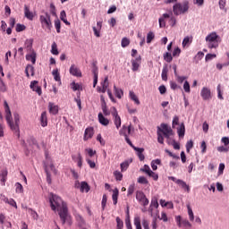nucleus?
Listing matches in <instances>:
<instances>
[{"mask_svg": "<svg viewBox=\"0 0 229 229\" xmlns=\"http://www.w3.org/2000/svg\"><path fill=\"white\" fill-rule=\"evenodd\" d=\"M175 78H176L177 83H183V81H185V80H187V77L180 76V75L175 76Z\"/></svg>", "mask_w": 229, "mask_h": 229, "instance_id": "nucleus-62", "label": "nucleus"}, {"mask_svg": "<svg viewBox=\"0 0 229 229\" xmlns=\"http://www.w3.org/2000/svg\"><path fill=\"white\" fill-rule=\"evenodd\" d=\"M206 42L209 49H217L219 47V42H221V38L217 33L211 32L206 37Z\"/></svg>", "mask_w": 229, "mask_h": 229, "instance_id": "nucleus-4", "label": "nucleus"}, {"mask_svg": "<svg viewBox=\"0 0 229 229\" xmlns=\"http://www.w3.org/2000/svg\"><path fill=\"white\" fill-rule=\"evenodd\" d=\"M60 19H61V21H63V22H64V24H66V26H71V22H69V21H67V14L65 13V11L61 12Z\"/></svg>", "mask_w": 229, "mask_h": 229, "instance_id": "nucleus-31", "label": "nucleus"}, {"mask_svg": "<svg viewBox=\"0 0 229 229\" xmlns=\"http://www.w3.org/2000/svg\"><path fill=\"white\" fill-rule=\"evenodd\" d=\"M129 97L131 98V101H134L136 105H140V100H139V98L137 97V95H135V92L130 91Z\"/></svg>", "mask_w": 229, "mask_h": 229, "instance_id": "nucleus-30", "label": "nucleus"}, {"mask_svg": "<svg viewBox=\"0 0 229 229\" xmlns=\"http://www.w3.org/2000/svg\"><path fill=\"white\" fill-rule=\"evenodd\" d=\"M155 38V33L149 31L147 35V44H151L152 40Z\"/></svg>", "mask_w": 229, "mask_h": 229, "instance_id": "nucleus-47", "label": "nucleus"}, {"mask_svg": "<svg viewBox=\"0 0 229 229\" xmlns=\"http://www.w3.org/2000/svg\"><path fill=\"white\" fill-rule=\"evenodd\" d=\"M119 198V190L117 188H115L113 191V195H112V199H113V203L114 205H117V199Z\"/></svg>", "mask_w": 229, "mask_h": 229, "instance_id": "nucleus-29", "label": "nucleus"}, {"mask_svg": "<svg viewBox=\"0 0 229 229\" xmlns=\"http://www.w3.org/2000/svg\"><path fill=\"white\" fill-rule=\"evenodd\" d=\"M114 117V123L116 126L117 130L121 128V116L119 114L113 116Z\"/></svg>", "mask_w": 229, "mask_h": 229, "instance_id": "nucleus-37", "label": "nucleus"}, {"mask_svg": "<svg viewBox=\"0 0 229 229\" xmlns=\"http://www.w3.org/2000/svg\"><path fill=\"white\" fill-rule=\"evenodd\" d=\"M168 180H172V182H174L175 183H177V185H180V187H182V189H184L186 192H191V187L184 181L181 179H176V177L174 176L168 177Z\"/></svg>", "mask_w": 229, "mask_h": 229, "instance_id": "nucleus-8", "label": "nucleus"}, {"mask_svg": "<svg viewBox=\"0 0 229 229\" xmlns=\"http://www.w3.org/2000/svg\"><path fill=\"white\" fill-rule=\"evenodd\" d=\"M72 89L74 92H76V90H80V89H81V86L76 82H72Z\"/></svg>", "mask_w": 229, "mask_h": 229, "instance_id": "nucleus-58", "label": "nucleus"}, {"mask_svg": "<svg viewBox=\"0 0 229 229\" xmlns=\"http://www.w3.org/2000/svg\"><path fill=\"white\" fill-rule=\"evenodd\" d=\"M187 209L190 221H194V212L192 211V208H191L190 204L187 205Z\"/></svg>", "mask_w": 229, "mask_h": 229, "instance_id": "nucleus-40", "label": "nucleus"}, {"mask_svg": "<svg viewBox=\"0 0 229 229\" xmlns=\"http://www.w3.org/2000/svg\"><path fill=\"white\" fill-rule=\"evenodd\" d=\"M176 223L179 227L185 226L186 228H192V224L187 219L182 220V216H176Z\"/></svg>", "mask_w": 229, "mask_h": 229, "instance_id": "nucleus-11", "label": "nucleus"}, {"mask_svg": "<svg viewBox=\"0 0 229 229\" xmlns=\"http://www.w3.org/2000/svg\"><path fill=\"white\" fill-rule=\"evenodd\" d=\"M191 43H192V37H185L182 40V47H187Z\"/></svg>", "mask_w": 229, "mask_h": 229, "instance_id": "nucleus-39", "label": "nucleus"}, {"mask_svg": "<svg viewBox=\"0 0 229 229\" xmlns=\"http://www.w3.org/2000/svg\"><path fill=\"white\" fill-rule=\"evenodd\" d=\"M181 54H182V49H180V47H177L174 49L172 55L174 57H177V56H180Z\"/></svg>", "mask_w": 229, "mask_h": 229, "instance_id": "nucleus-53", "label": "nucleus"}, {"mask_svg": "<svg viewBox=\"0 0 229 229\" xmlns=\"http://www.w3.org/2000/svg\"><path fill=\"white\" fill-rule=\"evenodd\" d=\"M192 148H194V141H192V140L187 141L186 143V151L187 153H191V149H192Z\"/></svg>", "mask_w": 229, "mask_h": 229, "instance_id": "nucleus-46", "label": "nucleus"}, {"mask_svg": "<svg viewBox=\"0 0 229 229\" xmlns=\"http://www.w3.org/2000/svg\"><path fill=\"white\" fill-rule=\"evenodd\" d=\"M51 53H52V55H59L58 45H56V42H53Z\"/></svg>", "mask_w": 229, "mask_h": 229, "instance_id": "nucleus-43", "label": "nucleus"}, {"mask_svg": "<svg viewBox=\"0 0 229 229\" xmlns=\"http://www.w3.org/2000/svg\"><path fill=\"white\" fill-rule=\"evenodd\" d=\"M138 183H142L143 185H148V183H149V182L148 181V179H146V177L140 176L138 179Z\"/></svg>", "mask_w": 229, "mask_h": 229, "instance_id": "nucleus-52", "label": "nucleus"}, {"mask_svg": "<svg viewBox=\"0 0 229 229\" xmlns=\"http://www.w3.org/2000/svg\"><path fill=\"white\" fill-rule=\"evenodd\" d=\"M120 167H121L122 173H124V171H127L128 168L130 167V162L124 161L121 163Z\"/></svg>", "mask_w": 229, "mask_h": 229, "instance_id": "nucleus-41", "label": "nucleus"}, {"mask_svg": "<svg viewBox=\"0 0 229 229\" xmlns=\"http://www.w3.org/2000/svg\"><path fill=\"white\" fill-rule=\"evenodd\" d=\"M92 137H94V128L92 127L86 128L84 131L83 140H89V139H92Z\"/></svg>", "mask_w": 229, "mask_h": 229, "instance_id": "nucleus-16", "label": "nucleus"}, {"mask_svg": "<svg viewBox=\"0 0 229 229\" xmlns=\"http://www.w3.org/2000/svg\"><path fill=\"white\" fill-rule=\"evenodd\" d=\"M114 94L118 99H121L123 96H124V93L122 89H118L116 86H114Z\"/></svg>", "mask_w": 229, "mask_h": 229, "instance_id": "nucleus-32", "label": "nucleus"}, {"mask_svg": "<svg viewBox=\"0 0 229 229\" xmlns=\"http://www.w3.org/2000/svg\"><path fill=\"white\" fill-rule=\"evenodd\" d=\"M6 180H8V170H2L0 174V182H4L3 185L6 183Z\"/></svg>", "mask_w": 229, "mask_h": 229, "instance_id": "nucleus-28", "label": "nucleus"}, {"mask_svg": "<svg viewBox=\"0 0 229 229\" xmlns=\"http://www.w3.org/2000/svg\"><path fill=\"white\" fill-rule=\"evenodd\" d=\"M86 153H88L89 157H90V158H92V157H94V155H96V150L92 149V148H86L85 149Z\"/></svg>", "mask_w": 229, "mask_h": 229, "instance_id": "nucleus-61", "label": "nucleus"}, {"mask_svg": "<svg viewBox=\"0 0 229 229\" xmlns=\"http://www.w3.org/2000/svg\"><path fill=\"white\" fill-rule=\"evenodd\" d=\"M40 124L43 128H46V126H47V113L46 111L41 114Z\"/></svg>", "mask_w": 229, "mask_h": 229, "instance_id": "nucleus-23", "label": "nucleus"}, {"mask_svg": "<svg viewBox=\"0 0 229 229\" xmlns=\"http://www.w3.org/2000/svg\"><path fill=\"white\" fill-rule=\"evenodd\" d=\"M136 199L142 207H148L149 205V199L146 198V194L142 191H136Z\"/></svg>", "mask_w": 229, "mask_h": 229, "instance_id": "nucleus-7", "label": "nucleus"}, {"mask_svg": "<svg viewBox=\"0 0 229 229\" xmlns=\"http://www.w3.org/2000/svg\"><path fill=\"white\" fill-rule=\"evenodd\" d=\"M76 221L80 228L81 229L85 228L86 226L85 219H83V216H81V215H76Z\"/></svg>", "mask_w": 229, "mask_h": 229, "instance_id": "nucleus-27", "label": "nucleus"}, {"mask_svg": "<svg viewBox=\"0 0 229 229\" xmlns=\"http://www.w3.org/2000/svg\"><path fill=\"white\" fill-rule=\"evenodd\" d=\"M173 12L174 15H182V13H186V12H189V2H184L182 4L180 3L175 4L173 6Z\"/></svg>", "mask_w": 229, "mask_h": 229, "instance_id": "nucleus-6", "label": "nucleus"}, {"mask_svg": "<svg viewBox=\"0 0 229 229\" xmlns=\"http://www.w3.org/2000/svg\"><path fill=\"white\" fill-rule=\"evenodd\" d=\"M167 72H169L167 66H164L161 73V78L163 81H167Z\"/></svg>", "mask_w": 229, "mask_h": 229, "instance_id": "nucleus-35", "label": "nucleus"}, {"mask_svg": "<svg viewBox=\"0 0 229 229\" xmlns=\"http://www.w3.org/2000/svg\"><path fill=\"white\" fill-rule=\"evenodd\" d=\"M39 22L43 30H47V31H51V30L53 29L51 14H49L48 13H43V14L39 16Z\"/></svg>", "mask_w": 229, "mask_h": 229, "instance_id": "nucleus-5", "label": "nucleus"}, {"mask_svg": "<svg viewBox=\"0 0 229 229\" xmlns=\"http://www.w3.org/2000/svg\"><path fill=\"white\" fill-rule=\"evenodd\" d=\"M200 148H201L202 155H205V153H207V142L206 141L201 142Z\"/></svg>", "mask_w": 229, "mask_h": 229, "instance_id": "nucleus-59", "label": "nucleus"}, {"mask_svg": "<svg viewBox=\"0 0 229 229\" xmlns=\"http://www.w3.org/2000/svg\"><path fill=\"white\" fill-rule=\"evenodd\" d=\"M119 133L120 135H123V137H128V134L130 135L131 133V126L126 127L123 125Z\"/></svg>", "mask_w": 229, "mask_h": 229, "instance_id": "nucleus-24", "label": "nucleus"}, {"mask_svg": "<svg viewBox=\"0 0 229 229\" xmlns=\"http://www.w3.org/2000/svg\"><path fill=\"white\" fill-rule=\"evenodd\" d=\"M153 208H158V200L156 198L151 199V203L148 208V212L151 216H153Z\"/></svg>", "mask_w": 229, "mask_h": 229, "instance_id": "nucleus-20", "label": "nucleus"}, {"mask_svg": "<svg viewBox=\"0 0 229 229\" xmlns=\"http://www.w3.org/2000/svg\"><path fill=\"white\" fill-rule=\"evenodd\" d=\"M101 86H102L101 92H103V94H105V92H106V89H108V77L105 78L104 81L101 82Z\"/></svg>", "mask_w": 229, "mask_h": 229, "instance_id": "nucleus-36", "label": "nucleus"}, {"mask_svg": "<svg viewBox=\"0 0 229 229\" xmlns=\"http://www.w3.org/2000/svg\"><path fill=\"white\" fill-rule=\"evenodd\" d=\"M75 187L76 189H80L81 192H89V191H90V186L87 182H81L80 183V182L77 181L75 182Z\"/></svg>", "mask_w": 229, "mask_h": 229, "instance_id": "nucleus-9", "label": "nucleus"}, {"mask_svg": "<svg viewBox=\"0 0 229 229\" xmlns=\"http://www.w3.org/2000/svg\"><path fill=\"white\" fill-rule=\"evenodd\" d=\"M52 74L54 76L55 81H57L58 85H62V79L60 77V72H58V69L53 70Z\"/></svg>", "mask_w": 229, "mask_h": 229, "instance_id": "nucleus-25", "label": "nucleus"}, {"mask_svg": "<svg viewBox=\"0 0 229 229\" xmlns=\"http://www.w3.org/2000/svg\"><path fill=\"white\" fill-rule=\"evenodd\" d=\"M24 30H26V26L25 25H22L21 23H18L16 25V31H17V33H21V31H24Z\"/></svg>", "mask_w": 229, "mask_h": 229, "instance_id": "nucleus-54", "label": "nucleus"}, {"mask_svg": "<svg viewBox=\"0 0 229 229\" xmlns=\"http://www.w3.org/2000/svg\"><path fill=\"white\" fill-rule=\"evenodd\" d=\"M26 60L28 62H31V64L33 65H35V64H37V53H35V51H33L32 53L27 55H26Z\"/></svg>", "mask_w": 229, "mask_h": 229, "instance_id": "nucleus-19", "label": "nucleus"}, {"mask_svg": "<svg viewBox=\"0 0 229 229\" xmlns=\"http://www.w3.org/2000/svg\"><path fill=\"white\" fill-rule=\"evenodd\" d=\"M122 47H128L130 46V38H122Z\"/></svg>", "mask_w": 229, "mask_h": 229, "instance_id": "nucleus-49", "label": "nucleus"}, {"mask_svg": "<svg viewBox=\"0 0 229 229\" xmlns=\"http://www.w3.org/2000/svg\"><path fill=\"white\" fill-rule=\"evenodd\" d=\"M160 164H162V161H160V159L152 160L151 167H152L153 171H157V169H158L157 165H160Z\"/></svg>", "mask_w": 229, "mask_h": 229, "instance_id": "nucleus-34", "label": "nucleus"}, {"mask_svg": "<svg viewBox=\"0 0 229 229\" xmlns=\"http://www.w3.org/2000/svg\"><path fill=\"white\" fill-rule=\"evenodd\" d=\"M86 162L89 165L90 169L96 168V162L92 161L90 158H86Z\"/></svg>", "mask_w": 229, "mask_h": 229, "instance_id": "nucleus-55", "label": "nucleus"}, {"mask_svg": "<svg viewBox=\"0 0 229 229\" xmlns=\"http://www.w3.org/2000/svg\"><path fill=\"white\" fill-rule=\"evenodd\" d=\"M200 96L204 101H208V99H212V92L210 91V89L208 88H202L200 91Z\"/></svg>", "mask_w": 229, "mask_h": 229, "instance_id": "nucleus-10", "label": "nucleus"}, {"mask_svg": "<svg viewBox=\"0 0 229 229\" xmlns=\"http://www.w3.org/2000/svg\"><path fill=\"white\" fill-rule=\"evenodd\" d=\"M147 175L153 179L155 182L158 181V174L153 172L152 170L147 174Z\"/></svg>", "mask_w": 229, "mask_h": 229, "instance_id": "nucleus-42", "label": "nucleus"}, {"mask_svg": "<svg viewBox=\"0 0 229 229\" xmlns=\"http://www.w3.org/2000/svg\"><path fill=\"white\" fill-rule=\"evenodd\" d=\"M134 226L136 227V229H142V225H140V217H134Z\"/></svg>", "mask_w": 229, "mask_h": 229, "instance_id": "nucleus-44", "label": "nucleus"}, {"mask_svg": "<svg viewBox=\"0 0 229 229\" xmlns=\"http://www.w3.org/2000/svg\"><path fill=\"white\" fill-rule=\"evenodd\" d=\"M32 46H33V39H26L25 47L27 49H31Z\"/></svg>", "mask_w": 229, "mask_h": 229, "instance_id": "nucleus-57", "label": "nucleus"}, {"mask_svg": "<svg viewBox=\"0 0 229 229\" xmlns=\"http://www.w3.org/2000/svg\"><path fill=\"white\" fill-rule=\"evenodd\" d=\"M140 60H141L140 56L131 60L132 71L134 72L139 71V67H140Z\"/></svg>", "mask_w": 229, "mask_h": 229, "instance_id": "nucleus-17", "label": "nucleus"}, {"mask_svg": "<svg viewBox=\"0 0 229 229\" xmlns=\"http://www.w3.org/2000/svg\"><path fill=\"white\" fill-rule=\"evenodd\" d=\"M173 129L166 123H162L161 127H157V142L164 144V137L167 139V144H171V135H173Z\"/></svg>", "mask_w": 229, "mask_h": 229, "instance_id": "nucleus-3", "label": "nucleus"}, {"mask_svg": "<svg viewBox=\"0 0 229 229\" xmlns=\"http://www.w3.org/2000/svg\"><path fill=\"white\" fill-rule=\"evenodd\" d=\"M30 72L31 76H35V67L31 64H28L25 68V73L27 78H30Z\"/></svg>", "mask_w": 229, "mask_h": 229, "instance_id": "nucleus-22", "label": "nucleus"}, {"mask_svg": "<svg viewBox=\"0 0 229 229\" xmlns=\"http://www.w3.org/2000/svg\"><path fill=\"white\" fill-rule=\"evenodd\" d=\"M15 187H16V192H18L19 194L24 192V188L22 187V184H21L20 182H16Z\"/></svg>", "mask_w": 229, "mask_h": 229, "instance_id": "nucleus-50", "label": "nucleus"}, {"mask_svg": "<svg viewBox=\"0 0 229 229\" xmlns=\"http://www.w3.org/2000/svg\"><path fill=\"white\" fill-rule=\"evenodd\" d=\"M125 226L127 229H133V227L131 226V222L130 221L129 217L125 219Z\"/></svg>", "mask_w": 229, "mask_h": 229, "instance_id": "nucleus-64", "label": "nucleus"}, {"mask_svg": "<svg viewBox=\"0 0 229 229\" xmlns=\"http://www.w3.org/2000/svg\"><path fill=\"white\" fill-rule=\"evenodd\" d=\"M141 173H146L147 174L151 171V168L148 165H144L143 168H140Z\"/></svg>", "mask_w": 229, "mask_h": 229, "instance_id": "nucleus-63", "label": "nucleus"}, {"mask_svg": "<svg viewBox=\"0 0 229 229\" xmlns=\"http://www.w3.org/2000/svg\"><path fill=\"white\" fill-rule=\"evenodd\" d=\"M4 108L5 112V119L10 126L12 131L16 133L18 139L21 137V132L19 131V123H21V119L19 117V114L15 113L13 114L14 123L12 121V111L10 110V106H8V102L6 100L4 101Z\"/></svg>", "mask_w": 229, "mask_h": 229, "instance_id": "nucleus-2", "label": "nucleus"}, {"mask_svg": "<svg viewBox=\"0 0 229 229\" xmlns=\"http://www.w3.org/2000/svg\"><path fill=\"white\" fill-rule=\"evenodd\" d=\"M170 89H172V90H176L178 89H182V87L178 86V84H176V82L171 81H170Z\"/></svg>", "mask_w": 229, "mask_h": 229, "instance_id": "nucleus-56", "label": "nucleus"}, {"mask_svg": "<svg viewBox=\"0 0 229 229\" xmlns=\"http://www.w3.org/2000/svg\"><path fill=\"white\" fill-rule=\"evenodd\" d=\"M114 176L116 182H121L123 180V174L117 170L114 172Z\"/></svg>", "mask_w": 229, "mask_h": 229, "instance_id": "nucleus-45", "label": "nucleus"}, {"mask_svg": "<svg viewBox=\"0 0 229 229\" xmlns=\"http://www.w3.org/2000/svg\"><path fill=\"white\" fill-rule=\"evenodd\" d=\"M98 123L102 124V126H108L110 124V120L105 117V115L102 114V113L98 114Z\"/></svg>", "mask_w": 229, "mask_h": 229, "instance_id": "nucleus-18", "label": "nucleus"}, {"mask_svg": "<svg viewBox=\"0 0 229 229\" xmlns=\"http://www.w3.org/2000/svg\"><path fill=\"white\" fill-rule=\"evenodd\" d=\"M72 160H73V162H76L78 167H80V169H81V167H83V157H81V153H78V155H72Z\"/></svg>", "mask_w": 229, "mask_h": 229, "instance_id": "nucleus-12", "label": "nucleus"}, {"mask_svg": "<svg viewBox=\"0 0 229 229\" xmlns=\"http://www.w3.org/2000/svg\"><path fill=\"white\" fill-rule=\"evenodd\" d=\"M134 151H136V155L140 162H144L146 157L144 156V148H137L133 147Z\"/></svg>", "mask_w": 229, "mask_h": 229, "instance_id": "nucleus-15", "label": "nucleus"}, {"mask_svg": "<svg viewBox=\"0 0 229 229\" xmlns=\"http://www.w3.org/2000/svg\"><path fill=\"white\" fill-rule=\"evenodd\" d=\"M50 207L54 212H58L60 219L63 225L67 223L69 219V208H67V203L64 202L61 197L58 195L52 194L49 198Z\"/></svg>", "mask_w": 229, "mask_h": 229, "instance_id": "nucleus-1", "label": "nucleus"}, {"mask_svg": "<svg viewBox=\"0 0 229 229\" xmlns=\"http://www.w3.org/2000/svg\"><path fill=\"white\" fill-rule=\"evenodd\" d=\"M183 89L187 93L191 92V84H189V81H184Z\"/></svg>", "mask_w": 229, "mask_h": 229, "instance_id": "nucleus-60", "label": "nucleus"}, {"mask_svg": "<svg viewBox=\"0 0 229 229\" xmlns=\"http://www.w3.org/2000/svg\"><path fill=\"white\" fill-rule=\"evenodd\" d=\"M70 74H72V76H76L77 78H81V71L74 64H72L70 67Z\"/></svg>", "mask_w": 229, "mask_h": 229, "instance_id": "nucleus-14", "label": "nucleus"}, {"mask_svg": "<svg viewBox=\"0 0 229 229\" xmlns=\"http://www.w3.org/2000/svg\"><path fill=\"white\" fill-rule=\"evenodd\" d=\"M177 133L179 137H184L185 136V124L182 123L180 127L177 129Z\"/></svg>", "mask_w": 229, "mask_h": 229, "instance_id": "nucleus-33", "label": "nucleus"}, {"mask_svg": "<svg viewBox=\"0 0 229 229\" xmlns=\"http://www.w3.org/2000/svg\"><path fill=\"white\" fill-rule=\"evenodd\" d=\"M163 58L167 62V64H171V62H173V55L169 52L165 53L163 55Z\"/></svg>", "mask_w": 229, "mask_h": 229, "instance_id": "nucleus-38", "label": "nucleus"}, {"mask_svg": "<svg viewBox=\"0 0 229 229\" xmlns=\"http://www.w3.org/2000/svg\"><path fill=\"white\" fill-rule=\"evenodd\" d=\"M38 81H32L30 82V89L31 90H33V92H37L38 96H42V88H40V86H38Z\"/></svg>", "mask_w": 229, "mask_h": 229, "instance_id": "nucleus-13", "label": "nucleus"}, {"mask_svg": "<svg viewBox=\"0 0 229 229\" xmlns=\"http://www.w3.org/2000/svg\"><path fill=\"white\" fill-rule=\"evenodd\" d=\"M55 28L57 33H60V30L62 28V22L60 21V20L55 21Z\"/></svg>", "mask_w": 229, "mask_h": 229, "instance_id": "nucleus-51", "label": "nucleus"}, {"mask_svg": "<svg viewBox=\"0 0 229 229\" xmlns=\"http://www.w3.org/2000/svg\"><path fill=\"white\" fill-rule=\"evenodd\" d=\"M24 15L26 19H29V21H33L35 15H33V13L30 11V7L28 5H24Z\"/></svg>", "mask_w": 229, "mask_h": 229, "instance_id": "nucleus-21", "label": "nucleus"}, {"mask_svg": "<svg viewBox=\"0 0 229 229\" xmlns=\"http://www.w3.org/2000/svg\"><path fill=\"white\" fill-rule=\"evenodd\" d=\"M49 112L53 114V115H56L58 114V106L55 105L52 102L48 104Z\"/></svg>", "mask_w": 229, "mask_h": 229, "instance_id": "nucleus-26", "label": "nucleus"}, {"mask_svg": "<svg viewBox=\"0 0 229 229\" xmlns=\"http://www.w3.org/2000/svg\"><path fill=\"white\" fill-rule=\"evenodd\" d=\"M102 111H103L104 115H110V110H108V107L106 106V102H104L102 104Z\"/></svg>", "mask_w": 229, "mask_h": 229, "instance_id": "nucleus-48", "label": "nucleus"}]
</instances>
